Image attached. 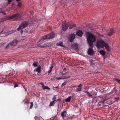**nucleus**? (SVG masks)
<instances>
[{
	"instance_id": "nucleus-52",
	"label": "nucleus",
	"mask_w": 120,
	"mask_h": 120,
	"mask_svg": "<svg viewBox=\"0 0 120 120\" xmlns=\"http://www.w3.org/2000/svg\"><path fill=\"white\" fill-rule=\"evenodd\" d=\"M66 68H64V69H63L64 71V70H66Z\"/></svg>"
},
{
	"instance_id": "nucleus-14",
	"label": "nucleus",
	"mask_w": 120,
	"mask_h": 120,
	"mask_svg": "<svg viewBox=\"0 0 120 120\" xmlns=\"http://www.w3.org/2000/svg\"><path fill=\"white\" fill-rule=\"evenodd\" d=\"M71 47L75 49H77L78 48V45L76 43H73Z\"/></svg>"
},
{
	"instance_id": "nucleus-30",
	"label": "nucleus",
	"mask_w": 120,
	"mask_h": 120,
	"mask_svg": "<svg viewBox=\"0 0 120 120\" xmlns=\"http://www.w3.org/2000/svg\"><path fill=\"white\" fill-rule=\"evenodd\" d=\"M115 80L117 82L120 84V80L118 79H115Z\"/></svg>"
},
{
	"instance_id": "nucleus-44",
	"label": "nucleus",
	"mask_w": 120,
	"mask_h": 120,
	"mask_svg": "<svg viewBox=\"0 0 120 120\" xmlns=\"http://www.w3.org/2000/svg\"><path fill=\"white\" fill-rule=\"evenodd\" d=\"M20 33L21 34H22L23 33V30H21L20 31Z\"/></svg>"
},
{
	"instance_id": "nucleus-51",
	"label": "nucleus",
	"mask_w": 120,
	"mask_h": 120,
	"mask_svg": "<svg viewBox=\"0 0 120 120\" xmlns=\"http://www.w3.org/2000/svg\"><path fill=\"white\" fill-rule=\"evenodd\" d=\"M55 88H58V86H56V87H55Z\"/></svg>"
},
{
	"instance_id": "nucleus-21",
	"label": "nucleus",
	"mask_w": 120,
	"mask_h": 120,
	"mask_svg": "<svg viewBox=\"0 0 120 120\" xmlns=\"http://www.w3.org/2000/svg\"><path fill=\"white\" fill-rule=\"evenodd\" d=\"M100 53L103 56H104L105 54V52L103 50H101L99 51Z\"/></svg>"
},
{
	"instance_id": "nucleus-53",
	"label": "nucleus",
	"mask_w": 120,
	"mask_h": 120,
	"mask_svg": "<svg viewBox=\"0 0 120 120\" xmlns=\"http://www.w3.org/2000/svg\"><path fill=\"white\" fill-rule=\"evenodd\" d=\"M101 36H102V37H103V35H100Z\"/></svg>"
},
{
	"instance_id": "nucleus-39",
	"label": "nucleus",
	"mask_w": 120,
	"mask_h": 120,
	"mask_svg": "<svg viewBox=\"0 0 120 120\" xmlns=\"http://www.w3.org/2000/svg\"><path fill=\"white\" fill-rule=\"evenodd\" d=\"M1 13L3 14L4 15H5V13L4 12V11H1Z\"/></svg>"
},
{
	"instance_id": "nucleus-37",
	"label": "nucleus",
	"mask_w": 120,
	"mask_h": 120,
	"mask_svg": "<svg viewBox=\"0 0 120 120\" xmlns=\"http://www.w3.org/2000/svg\"><path fill=\"white\" fill-rule=\"evenodd\" d=\"M18 86V85L17 84H15L14 86V87L15 88L16 87H17Z\"/></svg>"
},
{
	"instance_id": "nucleus-42",
	"label": "nucleus",
	"mask_w": 120,
	"mask_h": 120,
	"mask_svg": "<svg viewBox=\"0 0 120 120\" xmlns=\"http://www.w3.org/2000/svg\"><path fill=\"white\" fill-rule=\"evenodd\" d=\"M105 30V28H103L102 29V30L104 32H105L106 31H105L104 30Z\"/></svg>"
},
{
	"instance_id": "nucleus-49",
	"label": "nucleus",
	"mask_w": 120,
	"mask_h": 120,
	"mask_svg": "<svg viewBox=\"0 0 120 120\" xmlns=\"http://www.w3.org/2000/svg\"><path fill=\"white\" fill-rule=\"evenodd\" d=\"M15 31L13 30V31H12V32H11V33H14V32H15Z\"/></svg>"
},
{
	"instance_id": "nucleus-12",
	"label": "nucleus",
	"mask_w": 120,
	"mask_h": 120,
	"mask_svg": "<svg viewBox=\"0 0 120 120\" xmlns=\"http://www.w3.org/2000/svg\"><path fill=\"white\" fill-rule=\"evenodd\" d=\"M82 84H80L78 86V88H76V91L78 92L79 91H81L82 90Z\"/></svg>"
},
{
	"instance_id": "nucleus-2",
	"label": "nucleus",
	"mask_w": 120,
	"mask_h": 120,
	"mask_svg": "<svg viewBox=\"0 0 120 120\" xmlns=\"http://www.w3.org/2000/svg\"><path fill=\"white\" fill-rule=\"evenodd\" d=\"M76 26V25L75 24L71 25L69 23L65 22L62 25V28L63 30L65 31L69 26H70L69 28L70 29H72Z\"/></svg>"
},
{
	"instance_id": "nucleus-50",
	"label": "nucleus",
	"mask_w": 120,
	"mask_h": 120,
	"mask_svg": "<svg viewBox=\"0 0 120 120\" xmlns=\"http://www.w3.org/2000/svg\"><path fill=\"white\" fill-rule=\"evenodd\" d=\"M20 0H16V1L17 2L19 1Z\"/></svg>"
},
{
	"instance_id": "nucleus-38",
	"label": "nucleus",
	"mask_w": 120,
	"mask_h": 120,
	"mask_svg": "<svg viewBox=\"0 0 120 120\" xmlns=\"http://www.w3.org/2000/svg\"><path fill=\"white\" fill-rule=\"evenodd\" d=\"M60 100H61V99L60 98H59L58 99L56 100H55V101H56V102H57L58 101H59Z\"/></svg>"
},
{
	"instance_id": "nucleus-46",
	"label": "nucleus",
	"mask_w": 120,
	"mask_h": 120,
	"mask_svg": "<svg viewBox=\"0 0 120 120\" xmlns=\"http://www.w3.org/2000/svg\"><path fill=\"white\" fill-rule=\"evenodd\" d=\"M93 99L95 98H97V97L96 96H93Z\"/></svg>"
},
{
	"instance_id": "nucleus-1",
	"label": "nucleus",
	"mask_w": 120,
	"mask_h": 120,
	"mask_svg": "<svg viewBox=\"0 0 120 120\" xmlns=\"http://www.w3.org/2000/svg\"><path fill=\"white\" fill-rule=\"evenodd\" d=\"M87 41L89 45L91 47L93 46L92 43L95 41L96 40L94 35L92 34H90L87 38Z\"/></svg>"
},
{
	"instance_id": "nucleus-24",
	"label": "nucleus",
	"mask_w": 120,
	"mask_h": 120,
	"mask_svg": "<svg viewBox=\"0 0 120 120\" xmlns=\"http://www.w3.org/2000/svg\"><path fill=\"white\" fill-rule=\"evenodd\" d=\"M105 102V100L104 99H102V100L100 101L99 103L98 104L99 105H101L104 103Z\"/></svg>"
},
{
	"instance_id": "nucleus-36",
	"label": "nucleus",
	"mask_w": 120,
	"mask_h": 120,
	"mask_svg": "<svg viewBox=\"0 0 120 120\" xmlns=\"http://www.w3.org/2000/svg\"><path fill=\"white\" fill-rule=\"evenodd\" d=\"M114 98L116 100V101L118 100L119 98L118 97H116Z\"/></svg>"
},
{
	"instance_id": "nucleus-40",
	"label": "nucleus",
	"mask_w": 120,
	"mask_h": 120,
	"mask_svg": "<svg viewBox=\"0 0 120 120\" xmlns=\"http://www.w3.org/2000/svg\"><path fill=\"white\" fill-rule=\"evenodd\" d=\"M93 94L94 95H97V94L95 92H94L93 93Z\"/></svg>"
},
{
	"instance_id": "nucleus-5",
	"label": "nucleus",
	"mask_w": 120,
	"mask_h": 120,
	"mask_svg": "<svg viewBox=\"0 0 120 120\" xmlns=\"http://www.w3.org/2000/svg\"><path fill=\"white\" fill-rule=\"evenodd\" d=\"M105 42L103 40H99L97 41L96 43V46L98 48H102L104 47Z\"/></svg>"
},
{
	"instance_id": "nucleus-26",
	"label": "nucleus",
	"mask_w": 120,
	"mask_h": 120,
	"mask_svg": "<svg viewBox=\"0 0 120 120\" xmlns=\"http://www.w3.org/2000/svg\"><path fill=\"white\" fill-rule=\"evenodd\" d=\"M53 68V67L52 66H51V67H50L49 70L48 71V73H50L51 72V71H52V68Z\"/></svg>"
},
{
	"instance_id": "nucleus-33",
	"label": "nucleus",
	"mask_w": 120,
	"mask_h": 120,
	"mask_svg": "<svg viewBox=\"0 0 120 120\" xmlns=\"http://www.w3.org/2000/svg\"><path fill=\"white\" fill-rule=\"evenodd\" d=\"M56 95H54L53 98L52 99V100H54L56 99Z\"/></svg>"
},
{
	"instance_id": "nucleus-22",
	"label": "nucleus",
	"mask_w": 120,
	"mask_h": 120,
	"mask_svg": "<svg viewBox=\"0 0 120 120\" xmlns=\"http://www.w3.org/2000/svg\"><path fill=\"white\" fill-rule=\"evenodd\" d=\"M71 96H69L68 98H67L65 100V101L66 102H69L70 101V100L71 98Z\"/></svg>"
},
{
	"instance_id": "nucleus-41",
	"label": "nucleus",
	"mask_w": 120,
	"mask_h": 120,
	"mask_svg": "<svg viewBox=\"0 0 120 120\" xmlns=\"http://www.w3.org/2000/svg\"><path fill=\"white\" fill-rule=\"evenodd\" d=\"M12 0H8V2L10 3L11 2Z\"/></svg>"
},
{
	"instance_id": "nucleus-48",
	"label": "nucleus",
	"mask_w": 120,
	"mask_h": 120,
	"mask_svg": "<svg viewBox=\"0 0 120 120\" xmlns=\"http://www.w3.org/2000/svg\"><path fill=\"white\" fill-rule=\"evenodd\" d=\"M40 84L41 85H44V84L43 83H40Z\"/></svg>"
},
{
	"instance_id": "nucleus-27",
	"label": "nucleus",
	"mask_w": 120,
	"mask_h": 120,
	"mask_svg": "<svg viewBox=\"0 0 120 120\" xmlns=\"http://www.w3.org/2000/svg\"><path fill=\"white\" fill-rule=\"evenodd\" d=\"M67 83V81H65L64 82V83H62V84L61 85V87H62L64 86Z\"/></svg>"
},
{
	"instance_id": "nucleus-18",
	"label": "nucleus",
	"mask_w": 120,
	"mask_h": 120,
	"mask_svg": "<svg viewBox=\"0 0 120 120\" xmlns=\"http://www.w3.org/2000/svg\"><path fill=\"white\" fill-rule=\"evenodd\" d=\"M57 46H61L63 47H65V46L64 45H63V42H60L59 43H57Z\"/></svg>"
},
{
	"instance_id": "nucleus-7",
	"label": "nucleus",
	"mask_w": 120,
	"mask_h": 120,
	"mask_svg": "<svg viewBox=\"0 0 120 120\" xmlns=\"http://www.w3.org/2000/svg\"><path fill=\"white\" fill-rule=\"evenodd\" d=\"M115 30L114 29H110L109 31L107 32L108 36H110L113 35L115 33Z\"/></svg>"
},
{
	"instance_id": "nucleus-13",
	"label": "nucleus",
	"mask_w": 120,
	"mask_h": 120,
	"mask_svg": "<svg viewBox=\"0 0 120 120\" xmlns=\"http://www.w3.org/2000/svg\"><path fill=\"white\" fill-rule=\"evenodd\" d=\"M105 48V49L108 52L110 51L109 45L107 43L105 42L104 45V47Z\"/></svg>"
},
{
	"instance_id": "nucleus-47",
	"label": "nucleus",
	"mask_w": 120,
	"mask_h": 120,
	"mask_svg": "<svg viewBox=\"0 0 120 120\" xmlns=\"http://www.w3.org/2000/svg\"><path fill=\"white\" fill-rule=\"evenodd\" d=\"M37 116H36L34 117V118L35 119V120H36V118H37Z\"/></svg>"
},
{
	"instance_id": "nucleus-4",
	"label": "nucleus",
	"mask_w": 120,
	"mask_h": 120,
	"mask_svg": "<svg viewBox=\"0 0 120 120\" xmlns=\"http://www.w3.org/2000/svg\"><path fill=\"white\" fill-rule=\"evenodd\" d=\"M28 22L27 21H24L22 22L21 24L19 25L17 29V30H20L27 27L28 26Z\"/></svg>"
},
{
	"instance_id": "nucleus-3",
	"label": "nucleus",
	"mask_w": 120,
	"mask_h": 120,
	"mask_svg": "<svg viewBox=\"0 0 120 120\" xmlns=\"http://www.w3.org/2000/svg\"><path fill=\"white\" fill-rule=\"evenodd\" d=\"M55 36V33L53 32H51L49 34L43 36L42 39H41L39 41L40 43L43 41V40L47 39H50L54 37Z\"/></svg>"
},
{
	"instance_id": "nucleus-31",
	"label": "nucleus",
	"mask_w": 120,
	"mask_h": 120,
	"mask_svg": "<svg viewBox=\"0 0 120 120\" xmlns=\"http://www.w3.org/2000/svg\"><path fill=\"white\" fill-rule=\"evenodd\" d=\"M31 105L30 106V108L31 109L32 108V107L33 106V102H31L30 103Z\"/></svg>"
},
{
	"instance_id": "nucleus-19",
	"label": "nucleus",
	"mask_w": 120,
	"mask_h": 120,
	"mask_svg": "<svg viewBox=\"0 0 120 120\" xmlns=\"http://www.w3.org/2000/svg\"><path fill=\"white\" fill-rule=\"evenodd\" d=\"M41 67L39 66L37 68L36 70V71L38 72V73H40L41 72Z\"/></svg>"
},
{
	"instance_id": "nucleus-55",
	"label": "nucleus",
	"mask_w": 120,
	"mask_h": 120,
	"mask_svg": "<svg viewBox=\"0 0 120 120\" xmlns=\"http://www.w3.org/2000/svg\"><path fill=\"white\" fill-rule=\"evenodd\" d=\"M3 31V30H2L1 32H2V31Z\"/></svg>"
},
{
	"instance_id": "nucleus-45",
	"label": "nucleus",
	"mask_w": 120,
	"mask_h": 120,
	"mask_svg": "<svg viewBox=\"0 0 120 120\" xmlns=\"http://www.w3.org/2000/svg\"><path fill=\"white\" fill-rule=\"evenodd\" d=\"M77 87V86H72V87Z\"/></svg>"
},
{
	"instance_id": "nucleus-32",
	"label": "nucleus",
	"mask_w": 120,
	"mask_h": 120,
	"mask_svg": "<svg viewBox=\"0 0 120 120\" xmlns=\"http://www.w3.org/2000/svg\"><path fill=\"white\" fill-rule=\"evenodd\" d=\"M9 45H10L9 43L7 45L5 48L6 49H8L9 48Z\"/></svg>"
},
{
	"instance_id": "nucleus-35",
	"label": "nucleus",
	"mask_w": 120,
	"mask_h": 120,
	"mask_svg": "<svg viewBox=\"0 0 120 120\" xmlns=\"http://www.w3.org/2000/svg\"><path fill=\"white\" fill-rule=\"evenodd\" d=\"M21 4L19 2L18 4V6L19 7H21Z\"/></svg>"
},
{
	"instance_id": "nucleus-9",
	"label": "nucleus",
	"mask_w": 120,
	"mask_h": 120,
	"mask_svg": "<svg viewBox=\"0 0 120 120\" xmlns=\"http://www.w3.org/2000/svg\"><path fill=\"white\" fill-rule=\"evenodd\" d=\"M61 115L62 117L64 119V117H66L68 116L67 112L66 111H63L61 113Z\"/></svg>"
},
{
	"instance_id": "nucleus-17",
	"label": "nucleus",
	"mask_w": 120,
	"mask_h": 120,
	"mask_svg": "<svg viewBox=\"0 0 120 120\" xmlns=\"http://www.w3.org/2000/svg\"><path fill=\"white\" fill-rule=\"evenodd\" d=\"M56 103V101H55V100L52 101L50 102L49 106H53L54 104Z\"/></svg>"
},
{
	"instance_id": "nucleus-34",
	"label": "nucleus",
	"mask_w": 120,
	"mask_h": 120,
	"mask_svg": "<svg viewBox=\"0 0 120 120\" xmlns=\"http://www.w3.org/2000/svg\"><path fill=\"white\" fill-rule=\"evenodd\" d=\"M56 79L57 80H59L60 79H62V76L60 77L59 78H56Z\"/></svg>"
},
{
	"instance_id": "nucleus-11",
	"label": "nucleus",
	"mask_w": 120,
	"mask_h": 120,
	"mask_svg": "<svg viewBox=\"0 0 120 120\" xmlns=\"http://www.w3.org/2000/svg\"><path fill=\"white\" fill-rule=\"evenodd\" d=\"M19 16V14H16L13 15H11L9 17V19H12L15 18H18Z\"/></svg>"
},
{
	"instance_id": "nucleus-15",
	"label": "nucleus",
	"mask_w": 120,
	"mask_h": 120,
	"mask_svg": "<svg viewBox=\"0 0 120 120\" xmlns=\"http://www.w3.org/2000/svg\"><path fill=\"white\" fill-rule=\"evenodd\" d=\"M82 32L80 30H77L76 33V35L80 37H82Z\"/></svg>"
},
{
	"instance_id": "nucleus-23",
	"label": "nucleus",
	"mask_w": 120,
	"mask_h": 120,
	"mask_svg": "<svg viewBox=\"0 0 120 120\" xmlns=\"http://www.w3.org/2000/svg\"><path fill=\"white\" fill-rule=\"evenodd\" d=\"M71 77L70 76H68L66 75L65 76H62V79H67L69 78H70Z\"/></svg>"
},
{
	"instance_id": "nucleus-28",
	"label": "nucleus",
	"mask_w": 120,
	"mask_h": 120,
	"mask_svg": "<svg viewBox=\"0 0 120 120\" xmlns=\"http://www.w3.org/2000/svg\"><path fill=\"white\" fill-rule=\"evenodd\" d=\"M90 63L91 66H94V64L92 62V61H91L90 62Z\"/></svg>"
},
{
	"instance_id": "nucleus-6",
	"label": "nucleus",
	"mask_w": 120,
	"mask_h": 120,
	"mask_svg": "<svg viewBox=\"0 0 120 120\" xmlns=\"http://www.w3.org/2000/svg\"><path fill=\"white\" fill-rule=\"evenodd\" d=\"M76 35L74 34H71L70 35L69 37V41L70 42H71L75 39Z\"/></svg>"
},
{
	"instance_id": "nucleus-8",
	"label": "nucleus",
	"mask_w": 120,
	"mask_h": 120,
	"mask_svg": "<svg viewBox=\"0 0 120 120\" xmlns=\"http://www.w3.org/2000/svg\"><path fill=\"white\" fill-rule=\"evenodd\" d=\"M18 41L16 39L10 42L9 44L11 46H15L17 44Z\"/></svg>"
},
{
	"instance_id": "nucleus-20",
	"label": "nucleus",
	"mask_w": 120,
	"mask_h": 120,
	"mask_svg": "<svg viewBox=\"0 0 120 120\" xmlns=\"http://www.w3.org/2000/svg\"><path fill=\"white\" fill-rule=\"evenodd\" d=\"M42 87L43 89V90H45L46 89L48 90H49L50 89V88L48 87V86H44V85H42Z\"/></svg>"
},
{
	"instance_id": "nucleus-10",
	"label": "nucleus",
	"mask_w": 120,
	"mask_h": 120,
	"mask_svg": "<svg viewBox=\"0 0 120 120\" xmlns=\"http://www.w3.org/2000/svg\"><path fill=\"white\" fill-rule=\"evenodd\" d=\"M88 54L89 55H92L94 53V51L91 48H89L88 50Z\"/></svg>"
},
{
	"instance_id": "nucleus-54",
	"label": "nucleus",
	"mask_w": 120,
	"mask_h": 120,
	"mask_svg": "<svg viewBox=\"0 0 120 120\" xmlns=\"http://www.w3.org/2000/svg\"><path fill=\"white\" fill-rule=\"evenodd\" d=\"M84 91H82V92H84Z\"/></svg>"
},
{
	"instance_id": "nucleus-29",
	"label": "nucleus",
	"mask_w": 120,
	"mask_h": 120,
	"mask_svg": "<svg viewBox=\"0 0 120 120\" xmlns=\"http://www.w3.org/2000/svg\"><path fill=\"white\" fill-rule=\"evenodd\" d=\"M33 65L34 67H37L38 66V63L34 62L33 64Z\"/></svg>"
},
{
	"instance_id": "nucleus-16",
	"label": "nucleus",
	"mask_w": 120,
	"mask_h": 120,
	"mask_svg": "<svg viewBox=\"0 0 120 120\" xmlns=\"http://www.w3.org/2000/svg\"><path fill=\"white\" fill-rule=\"evenodd\" d=\"M84 92L85 93H86L87 94L89 98H92L93 97V95L90 94L89 92L87 91H84Z\"/></svg>"
},
{
	"instance_id": "nucleus-43",
	"label": "nucleus",
	"mask_w": 120,
	"mask_h": 120,
	"mask_svg": "<svg viewBox=\"0 0 120 120\" xmlns=\"http://www.w3.org/2000/svg\"><path fill=\"white\" fill-rule=\"evenodd\" d=\"M60 73H61L62 74V75H64L66 74L65 73H63L61 72H60Z\"/></svg>"
},
{
	"instance_id": "nucleus-25",
	"label": "nucleus",
	"mask_w": 120,
	"mask_h": 120,
	"mask_svg": "<svg viewBox=\"0 0 120 120\" xmlns=\"http://www.w3.org/2000/svg\"><path fill=\"white\" fill-rule=\"evenodd\" d=\"M49 45H47V44H46L45 45L40 46V47L41 48H44L47 47H48Z\"/></svg>"
}]
</instances>
